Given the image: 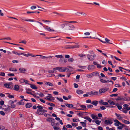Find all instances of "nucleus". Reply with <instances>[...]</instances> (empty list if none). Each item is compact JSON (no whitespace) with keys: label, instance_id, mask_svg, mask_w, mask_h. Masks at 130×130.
<instances>
[{"label":"nucleus","instance_id":"1","mask_svg":"<svg viewBox=\"0 0 130 130\" xmlns=\"http://www.w3.org/2000/svg\"><path fill=\"white\" fill-rule=\"evenodd\" d=\"M60 26L61 28L63 29L65 32L68 34L73 33V30L75 28L73 25L66 22L61 24Z\"/></svg>","mask_w":130,"mask_h":130},{"label":"nucleus","instance_id":"2","mask_svg":"<svg viewBox=\"0 0 130 130\" xmlns=\"http://www.w3.org/2000/svg\"><path fill=\"white\" fill-rule=\"evenodd\" d=\"M96 56L95 54L93 55L88 54L87 55V57L88 59L90 61H93L94 59V57Z\"/></svg>","mask_w":130,"mask_h":130},{"label":"nucleus","instance_id":"3","mask_svg":"<svg viewBox=\"0 0 130 130\" xmlns=\"http://www.w3.org/2000/svg\"><path fill=\"white\" fill-rule=\"evenodd\" d=\"M53 70H58L60 72H65L64 67H57L54 68Z\"/></svg>","mask_w":130,"mask_h":130},{"label":"nucleus","instance_id":"4","mask_svg":"<svg viewBox=\"0 0 130 130\" xmlns=\"http://www.w3.org/2000/svg\"><path fill=\"white\" fill-rule=\"evenodd\" d=\"M97 39H98L100 41H101L102 43H109L112 44V43H111L110 42H109L110 41V40L108 39L107 38H105V40L106 41H102V40L98 38H96Z\"/></svg>","mask_w":130,"mask_h":130},{"label":"nucleus","instance_id":"5","mask_svg":"<svg viewBox=\"0 0 130 130\" xmlns=\"http://www.w3.org/2000/svg\"><path fill=\"white\" fill-rule=\"evenodd\" d=\"M109 89L105 87L100 89L99 90V91L100 93H103L106 92L107 91H108Z\"/></svg>","mask_w":130,"mask_h":130},{"label":"nucleus","instance_id":"6","mask_svg":"<svg viewBox=\"0 0 130 130\" xmlns=\"http://www.w3.org/2000/svg\"><path fill=\"white\" fill-rule=\"evenodd\" d=\"M88 69L89 71H92L95 69V67L93 65H90L88 66Z\"/></svg>","mask_w":130,"mask_h":130},{"label":"nucleus","instance_id":"7","mask_svg":"<svg viewBox=\"0 0 130 130\" xmlns=\"http://www.w3.org/2000/svg\"><path fill=\"white\" fill-rule=\"evenodd\" d=\"M114 121L115 122L114 125L115 126H119L120 125H121V124L117 119L114 120Z\"/></svg>","mask_w":130,"mask_h":130},{"label":"nucleus","instance_id":"8","mask_svg":"<svg viewBox=\"0 0 130 130\" xmlns=\"http://www.w3.org/2000/svg\"><path fill=\"white\" fill-rule=\"evenodd\" d=\"M19 70L20 71V73H25V72L26 71L27 69H26L21 67L19 69Z\"/></svg>","mask_w":130,"mask_h":130},{"label":"nucleus","instance_id":"9","mask_svg":"<svg viewBox=\"0 0 130 130\" xmlns=\"http://www.w3.org/2000/svg\"><path fill=\"white\" fill-rule=\"evenodd\" d=\"M87 93L90 95L92 94L94 95H97L98 94V92L97 91L94 92L91 91L90 92H88Z\"/></svg>","mask_w":130,"mask_h":130},{"label":"nucleus","instance_id":"10","mask_svg":"<svg viewBox=\"0 0 130 130\" xmlns=\"http://www.w3.org/2000/svg\"><path fill=\"white\" fill-rule=\"evenodd\" d=\"M48 95H49V96L48 97L51 98H47V100H48L52 102L53 101V100H55V99L52 96V95L51 94H48Z\"/></svg>","mask_w":130,"mask_h":130},{"label":"nucleus","instance_id":"11","mask_svg":"<svg viewBox=\"0 0 130 130\" xmlns=\"http://www.w3.org/2000/svg\"><path fill=\"white\" fill-rule=\"evenodd\" d=\"M44 28L46 30L51 31H54V30L53 29H51L48 26H43Z\"/></svg>","mask_w":130,"mask_h":130},{"label":"nucleus","instance_id":"12","mask_svg":"<svg viewBox=\"0 0 130 130\" xmlns=\"http://www.w3.org/2000/svg\"><path fill=\"white\" fill-rule=\"evenodd\" d=\"M104 122V123L107 125H111L113 123L110 120H105Z\"/></svg>","mask_w":130,"mask_h":130},{"label":"nucleus","instance_id":"13","mask_svg":"<svg viewBox=\"0 0 130 130\" xmlns=\"http://www.w3.org/2000/svg\"><path fill=\"white\" fill-rule=\"evenodd\" d=\"M4 110L7 112L8 113L10 111V107L9 105H8L7 108L5 109Z\"/></svg>","mask_w":130,"mask_h":130},{"label":"nucleus","instance_id":"14","mask_svg":"<svg viewBox=\"0 0 130 130\" xmlns=\"http://www.w3.org/2000/svg\"><path fill=\"white\" fill-rule=\"evenodd\" d=\"M115 115L117 116V118L119 120H122V118L121 117L120 114H118L116 113H115Z\"/></svg>","mask_w":130,"mask_h":130},{"label":"nucleus","instance_id":"15","mask_svg":"<svg viewBox=\"0 0 130 130\" xmlns=\"http://www.w3.org/2000/svg\"><path fill=\"white\" fill-rule=\"evenodd\" d=\"M98 102H99L98 101L95 100L92 101L91 102V103L92 104L96 106L98 104Z\"/></svg>","mask_w":130,"mask_h":130},{"label":"nucleus","instance_id":"16","mask_svg":"<svg viewBox=\"0 0 130 130\" xmlns=\"http://www.w3.org/2000/svg\"><path fill=\"white\" fill-rule=\"evenodd\" d=\"M32 104L31 103H27L25 105V107L27 108H29L32 107Z\"/></svg>","mask_w":130,"mask_h":130},{"label":"nucleus","instance_id":"17","mask_svg":"<svg viewBox=\"0 0 130 130\" xmlns=\"http://www.w3.org/2000/svg\"><path fill=\"white\" fill-rule=\"evenodd\" d=\"M30 85V87L32 89H37V87H36L35 85L31 84H29Z\"/></svg>","mask_w":130,"mask_h":130},{"label":"nucleus","instance_id":"18","mask_svg":"<svg viewBox=\"0 0 130 130\" xmlns=\"http://www.w3.org/2000/svg\"><path fill=\"white\" fill-rule=\"evenodd\" d=\"M76 92L78 94H83L84 93V91L82 90L78 89L76 90Z\"/></svg>","mask_w":130,"mask_h":130},{"label":"nucleus","instance_id":"19","mask_svg":"<svg viewBox=\"0 0 130 130\" xmlns=\"http://www.w3.org/2000/svg\"><path fill=\"white\" fill-rule=\"evenodd\" d=\"M84 118L87 120L88 121L90 122H91L92 121V119L90 118L88 116H86L84 117Z\"/></svg>","mask_w":130,"mask_h":130},{"label":"nucleus","instance_id":"20","mask_svg":"<svg viewBox=\"0 0 130 130\" xmlns=\"http://www.w3.org/2000/svg\"><path fill=\"white\" fill-rule=\"evenodd\" d=\"M46 120L47 121L49 122H55V120L54 119L52 118H48Z\"/></svg>","mask_w":130,"mask_h":130},{"label":"nucleus","instance_id":"21","mask_svg":"<svg viewBox=\"0 0 130 130\" xmlns=\"http://www.w3.org/2000/svg\"><path fill=\"white\" fill-rule=\"evenodd\" d=\"M19 89V87L18 85H15L14 86V90L15 91H18Z\"/></svg>","mask_w":130,"mask_h":130},{"label":"nucleus","instance_id":"22","mask_svg":"<svg viewBox=\"0 0 130 130\" xmlns=\"http://www.w3.org/2000/svg\"><path fill=\"white\" fill-rule=\"evenodd\" d=\"M66 106L69 108H71L73 106V105L72 104H66Z\"/></svg>","mask_w":130,"mask_h":130},{"label":"nucleus","instance_id":"23","mask_svg":"<svg viewBox=\"0 0 130 130\" xmlns=\"http://www.w3.org/2000/svg\"><path fill=\"white\" fill-rule=\"evenodd\" d=\"M91 116L92 117V118L93 119L96 120L98 119V117L93 115V114H91Z\"/></svg>","mask_w":130,"mask_h":130},{"label":"nucleus","instance_id":"24","mask_svg":"<svg viewBox=\"0 0 130 130\" xmlns=\"http://www.w3.org/2000/svg\"><path fill=\"white\" fill-rule=\"evenodd\" d=\"M80 106L82 108V110H85L87 109L86 107L84 105H80Z\"/></svg>","mask_w":130,"mask_h":130},{"label":"nucleus","instance_id":"25","mask_svg":"<svg viewBox=\"0 0 130 130\" xmlns=\"http://www.w3.org/2000/svg\"><path fill=\"white\" fill-rule=\"evenodd\" d=\"M9 70L11 71H17V69L16 68H10L9 69Z\"/></svg>","mask_w":130,"mask_h":130},{"label":"nucleus","instance_id":"26","mask_svg":"<svg viewBox=\"0 0 130 130\" xmlns=\"http://www.w3.org/2000/svg\"><path fill=\"white\" fill-rule=\"evenodd\" d=\"M45 84L47 86H53V85L52 83L49 82H46Z\"/></svg>","mask_w":130,"mask_h":130},{"label":"nucleus","instance_id":"27","mask_svg":"<svg viewBox=\"0 0 130 130\" xmlns=\"http://www.w3.org/2000/svg\"><path fill=\"white\" fill-rule=\"evenodd\" d=\"M121 125L120 126H118V129H122V128H123V127L124 126H125V125L124 124H122L121 125Z\"/></svg>","mask_w":130,"mask_h":130},{"label":"nucleus","instance_id":"28","mask_svg":"<svg viewBox=\"0 0 130 130\" xmlns=\"http://www.w3.org/2000/svg\"><path fill=\"white\" fill-rule=\"evenodd\" d=\"M79 47V45L77 44H75L73 46H72V47L73 48H78Z\"/></svg>","mask_w":130,"mask_h":130},{"label":"nucleus","instance_id":"29","mask_svg":"<svg viewBox=\"0 0 130 130\" xmlns=\"http://www.w3.org/2000/svg\"><path fill=\"white\" fill-rule=\"evenodd\" d=\"M94 75L99 76V78H101V76H100L99 73V72H94Z\"/></svg>","mask_w":130,"mask_h":130},{"label":"nucleus","instance_id":"30","mask_svg":"<svg viewBox=\"0 0 130 130\" xmlns=\"http://www.w3.org/2000/svg\"><path fill=\"white\" fill-rule=\"evenodd\" d=\"M46 104L52 106L54 107L55 106V104L51 103H47Z\"/></svg>","mask_w":130,"mask_h":130},{"label":"nucleus","instance_id":"31","mask_svg":"<svg viewBox=\"0 0 130 130\" xmlns=\"http://www.w3.org/2000/svg\"><path fill=\"white\" fill-rule=\"evenodd\" d=\"M4 85L6 88H10L11 87L10 86L9 84H8L7 83H5L4 84Z\"/></svg>","mask_w":130,"mask_h":130},{"label":"nucleus","instance_id":"32","mask_svg":"<svg viewBox=\"0 0 130 130\" xmlns=\"http://www.w3.org/2000/svg\"><path fill=\"white\" fill-rule=\"evenodd\" d=\"M36 56H40V58L42 59H44L47 58V57L43 56H42V55H37Z\"/></svg>","mask_w":130,"mask_h":130},{"label":"nucleus","instance_id":"33","mask_svg":"<svg viewBox=\"0 0 130 130\" xmlns=\"http://www.w3.org/2000/svg\"><path fill=\"white\" fill-rule=\"evenodd\" d=\"M48 72L49 73H55L57 71L56 70H49Z\"/></svg>","mask_w":130,"mask_h":130},{"label":"nucleus","instance_id":"34","mask_svg":"<svg viewBox=\"0 0 130 130\" xmlns=\"http://www.w3.org/2000/svg\"><path fill=\"white\" fill-rule=\"evenodd\" d=\"M7 94L8 95V97L10 98H14V96L12 95H11L9 93H7Z\"/></svg>","mask_w":130,"mask_h":130},{"label":"nucleus","instance_id":"35","mask_svg":"<svg viewBox=\"0 0 130 130\" xmlns=\"http://www.w3.org/2000/svg\"><path fill=\"white\" fill-rule=\"evenodd\" d=\"M80 123L82 125V126L84 127H85L86 126V124L84 122H80Z\"/></svg>","mask_w":130,"mask_h":130},{"label":"nucleus","instance_id":"36","mask_svg":"<svg viewBox=\"0 0 130 130\" xmlns=\"http://www.w3.org/2000/svg\"><path fill=\"white\" fill-rule=\"evenodd\" d=\"M55 57L58 58H63V59L64 58L63 56L62 55H56L55 56Z\"/></svg>","mask_w":130,"mask_h":130},{"label":"nucleus","instance_id":"37","mask_svg":"<svg viewBox=\"0 0 130 130\" xmlns=\"http://www.w3.org/2000/svg\"><path fill=\"white\" fill-rule=\"evenodd\" d=\"M22 82H23L24 83H25L26 84H28V81L27 80H25V79H21V80Z\"/></svg>","mask_w":130,"mask_h":130},{"label":"nucleus","instance_id":"38","mask_svg":"<svg viewBox=\"0 0 130 130\" xmlns=\"http://www.w3.org/2000/svg\"><path fill=\"white\" fill-rule=\"evenodd\" d=\"M78 67L79 68L82 69H85L86 67V66H82L80 65H79Z\"/></svg>","mask_w":130,"mask_h":130},{"label":"nucleus","instance_id":"39","mask_svg":"<svg viewBox=\"0 0 130 130\" xmlns=\"http://www.w3.org/2000/svg\"><path fill=\"white\" fill-rule=\"evenodd\" d=\"M100 81L101 82L104 83H107V82H106V81L104 79H100Z\"/></svg>","mask_w":130,"mask_h":130},{"label":"nucleus","instance_id":"40","mask_svg":"<svg viewBox=\"0 0 130 130\" xmlns=\"http://www.w3.org/2000/svg\"><path fill=\"white\" fill-rule=\"evenodd\" d=\"M123 122L125 124H129L130 123L129 122L125 120H123Z\"/></svg>","mask_w":130,"mask_h":130},{"label":"nucleus","instance_id":"41","mask_svg":"<svg viewBox=\"0 0 130 130\" xmlns=\"http://www.w3.org/2000/svg\"><path fill=\"white\" fill-rule=\"evenodd\" d=\"M101 122V121L100 120H95V123L97 124L98 125H100V123Z\"/></svg>","mask_w":130,"mask_h":130},{"label":"nucleus","instance_id":"42","mask_svg":"<svg viewBox=\"0 0 130 130\" xmlns=\"http://www.w3.org/2000/svg\"><path fill=\"white\" fill-rule=\"evenodd\" d=\"M14 103V102L12 100H10L8 102L9 104L11 105L13 104Z\"/></svg>","mask_w":130,"mask_h":130},{"label":"nucleus","instance_id":"43","mask_svg":"<svg viewBox=\"0 0 130 130\" xmlns=\"http://www.w3.org/2000/svg\"><path fill=\"white\" fill-rule=\"evenodd\" d=\"M108 102L111 105H113L114 103V102L112 101L111 100H108Z\"/></svg>","mask_w":130,"mask_h":130},{"label":"nucleus","instance_id":"44","mask_svg":"<svg viewBox=\"0 0 130 130\" xmlns=\"http://www.w3.org/2000/svg\"><path fill=\"white\" fill-rule=\"evenodd\" d=\"M37 108L41 110L43 109V107L41 105H39L37 106Z\"/></svg>","mask_w":130,"mask_h":130},{"label":"nucleus","instance_id":"45","mask_svg":"<svg viewBox=\"0 0 130 130\" xmlns=\"http://www.w3.org/2000/svg\"><path fill=\"white\" fill-rule=\"evenodd\" d=\"M56 99L57 100L60 102H63V100L62 98H59L58 97H57L56 98Z\"/></svg>","mask_w":130,"mask_h":130},{"label":"nucleus","instance_id":"46","mask_svg":"<svg viewBox=\"0 0 130 130\" xmlns=\"http://www.w3.org/2000/svg\"><path fill=\"white\" fill-rule=\"evenodd\" d=\"M25 20V21H26L32 22L35 21L34 20H31L30 19H29L28 20L26 19Z\"/></svg>","mask_w":130,"mask_h":130},{"label":"nucleus","instance_id":"47","mask_svg":"<svg viewBox=\"0 0 130 130\" xmlns=\"http://www.w3.org/2000/svg\"><path fill=\"white\" fill-rule=\"evenodd\" d=\"M7 75L9 76H14V75L13 73H10L8 74H7Z\"/></svg>","mask_w":130,"mask_h":130},{"label":"nucleus","instance_id":"48","mask_svg":"<svg viewBox=\"0 0 130 130\" xmlns=\"http://www.w3.org/2000/svg\"><path fill=\"white\" fill-rule=\"evenodd\" d=\"M19 43L26 44L27 43V42L25 40H23L21 42H20Z\"/></svg>","mask_w":130,"mask_h":130},{"label":"nucleus","instance_id":"49","mask_svg":"<svg viewBox=\"0 0 130 130\" xmlns=\"http://www.w3.org/2000/svg\"><path fill=\"white\" fill-rule=\"evenodd\" d=\"M74 60V59L73 58H70L68 59V61L69 62H72Z\"/></svg>","mask_w":130,"mask_h":130},{"label":"nucleus","instance_id":"50","mask_svg":"<svg viewBox=\"0 0 130 130\" xmlns=\"http://www.w3.org/2000/svg\"><path fill=\"white\" fill-rule=\"evenodd\" d=\"M37 94L39 95V96L40 97H43L44 96V95L42 93H37Z\"/></svg>","mask_w":130,"mask_h":130},{"label":"nucleus","instance_id":"51","mask_svg":"<svg viewBox=\"0 0 130 130\" xmlns=\"http://www.w3.org/2000/svg\"><path fill=\"white\" fill-rule=\"evenodd\" d=\"M36 113L40 115H42L43 114V113H41V112L38 111L36 112Z\"/></svg>","mask_w":130,"mask_h":130},{"label":"nucleus","instance_id":"52","mask_svg":"<svg viewBox=\"0 0 130 130\" xmlns=\"http://www.w3.org/2000/svg\"><path fill=\"white\" fill-rule=\"evenodd\" d=\"M0 113L1 115H2L3 116L5 115V113L3 111H0Z\"/></svg>","mask_w":130,"mask_h":130},{"label":"nucleus","instance_id":"53","mask_svg":"<svg viewBox=\"0 0 130 130\" xmlns=\"http://www.w3.org/2000/svg\"><path fill=\"white\" fill-rule=\"evenodd\" d=\"M74 87L75 88H77L78 87V85L76 83H74Z\"/></svg>","mask_w":130,"mask_h":130},{"label":"nucleus","instance_id":"54","mask_svg":"<svg viewBox=\"0 0 130 130\" xmlns=\"http://www.w3.org/2000/svg\"><path fill=\"white\" fill-rule=\"evenodd\" d=\"M55 76V74H50L47 75V77H51L52 76Z\"/></svg>","mask_w":130,"mask_h":130},{"label":"nucleus","instance_id":"55","mask_svg":"<svg viewBox=\"0 0 130 130\" xmlns=\"http://www.w3.org/2000/svg\"><path fill=\"white\" fill-rule=\"evenodd\" d=\"M5 75V73L3 72H0V76H4Z\"/></svg>","mask_w":130,"mask_h":130},{"label":"nucleus","instance_id":"56","mask_svg":"<svg viewBox=\"0 0 130 130\" xmlns=\"http://www.w3.org/2000/svg\"><path fill=\"white\" fill-rule=\"evenodd\" d=\"M100 109L102 110H105L106 109L104 107V106H100Z\"/></svg>","mask_w":130,"mask_h":130},{"label":"nucleus","instance_id":"57","mask_svg":"<svg viewBox=\"0 0 130 130\" xmlns=\"http://www.w3.org/2000/svg\"><path fill=\"white\" fill-rule=\"evenodd\" d=\"M78 55L80 57H82L86 56V55L85 54H79Z\"/></svg>","mask_w":130,"mask_h":130},{"label":"nucleus","instance_id":"58","mask_svg":"<svg viewBox=\"0 0 130 130\" xmlns=\"http://www.w3.org/2000/svg\"><path fill=\"white\" fill-rule=\"evenodd\" d=\"M118 94H112L110 95L111 97L113 96H116L118 95Z\"/></svg>","mask_w":130,"mask_h":130},{"label":"nucleus","instance_id":"59","mask_svg":"<svg viewBox=\"0 0 130 130\" xmlns=\"http://www.w3.org/2000/svg\"><path fill=\"white\" fill-rule=\"evenodd\" d=\"M5 128V127L3 126L0 125V129L3 130Z\"/></svg>","mask_w":130,"mask_h":130},{"label":"nucleus","instance_id":"60","mask_svg":"<svg viewBox=\"0 0 130 130\" xmlns=\"http://www.w3.org/2000/svg\"><path fill=\"white\" fill-rule=\"evenodd\" d=\"M79 113L78 114V115L80 116H81L83 115V112H79Z\"/></svg>","mask_w":130,"mask_h":130},{"label":"nucleus","instance_id":"61","mask_svg":"<svg viewBox=\"0 0 130 130\" xmlns=\"http://www.w3.org/2000/svg\"><path fill=\"white\" fill-rule=\"evenodd\" d=\"M36 8V7L35 6H32L30 7V9L32 10H34Z\"/></svg>","mask_w":130,"mask_h":130},{"label":"nucleus","instance_id":"62","mask_svg":"<svg viewBox=\"0 0 130 130\" xmlns=\"http://www.w3.org/2000/svg\"><path fill=\"white\" fill-rule=\"evenodd\" d=\"M122 99L123 98H121L118 97L117 99H116V100L117 101L118 100H122Z\"/></svg>","mask_w":130,"mask_h":130},{"label":"nucleus","instance_id":"63","mask_svg":"<svg viewBox=\"0 0 130 130\" xmlns=\"http://www.w3.org/2000/svg\"><path fill=\"white\" fill-rule=\"evenodd\" d=\"M79 120L78 119H74L73 120V121L74 122H76Z\"/></svg>","mask_w":130,"mask_h":130},{"label":"nucleus","instance_id":"64","mask_svg":"<svg viewBox=\"0 0 130 130\" xmlns=\"http://www.w3.org/2000/svg\"><path fill=\"white\" fill-rule=\"evenodd\" d=\"M53 128L54 129V130H58V129H59V127H56V126H54L53 127Z\"/></svg>","mask_w":130,"mask_h":130}]
</instances>
